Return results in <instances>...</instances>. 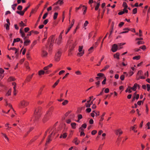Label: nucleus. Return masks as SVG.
<instances>
[{"mask_svg":"<svg viewBox=\"0 0 150 150\" xmlns=\"http://www.w3.org/2000/svg\"><path fill=\"white\" fill-rule=\"evenodd\" d=\"M59 80H58L53 85L52 87L53 88H55V86L58 84L59 82Z\"/></svg>","mask_w":150,"mask_h":150,"instance_id":"cd10ccee","label":"nucleus"},{"mask_svg":"<svg viewBox=\"0 0 150 150\" xmlns=\"http://www.w3.org/2000/svg\"><path fill=\"white\" fill-rule=\"evenodd\" d=\"M41 54L42 57H45L47 55V53L46 51L42 50Z\"/></svg>","mask_w":150,"mask_h":150,"instance_id":"f3484780","label":"nucleus"},{"mask_svg":"<svg viewBox=\"0 0 150 150\" xmlns=\"http://www.w3.org/2000/svg\"><path fill=\"white\" fill-rule=\"evenodd\" d=\"M104 78H105V79H104V80L102 82V84H105V82H106V79L105 77H104Z\"/></svg>","mask_w":150,"mask_h":150,"instance_id":"8fccbe9b","label":"nucleus"},{"mask_svg":"<svg viewBox=\"0 0 150 150\" xmlns=\"http://www.w3.org/2000/svg\"><path fill=\"white\" fill-rule=\"evenodd\" d=\"M75 74H76L78 75H79L81 74V73L79 71H76L75 72Z\"/></svg>","mask_w":150,"mask_h":150,"instance_id":"a18cd8bd","label":"nucleus"},{"mask_svg":"<svg viewBox=\"0 0 150 150\" xmlns=\"http://www.w3.org/2000/svg\"><path fill=\"white\" fill-rule=\"evenodd\" d=\"M118 49V46L117 44H114L112 46V51L115 52H116Z\"/></svg>","mask_w":150,"mask_h":150,"instance_id":"1a4fd4ad","label":"nucleus"},{"mask_svg":"<svg viewBox=\"0 0 150 150\" xmlns=\"http://www.w3.org/2000/svg\"><path fill=\"white\" fill-rule=\"evenodd\" d=\"M5 25H6V29L7 30H8L9 29V25L8 24H5Z\"/></svg>","mask_w":150,"mask_h":150,"instance_id":"6e6d98bb","label":"nucleus"},{"mask_svg":"<svg viewBox=\"0 0 150 150\" xmlns=\"http://www.w3.org/2000/svg\"><path fill=\"white\" fill-rule=\"evenodd\" d=\"M49 4V3L48 2H47L46 3V4L44 6V9L42 10V11L41 12V13L40 14V16H39L38 18V20L37 21V22H38L39 21L40 19V18H41V16L42 14V13H43V11H44V10L45 9L46 7H47V5L48 4Z\"/></svg>","mask_w":150,"mask_h":150,"instance_id":"9d476101","label":"nucleus"},{"mask_svg":"<svg viewBox=\"0 0 150 150\" xmlns=\"http://www.w3.org/2000/svg\"><path fill=\"white\" fill-rule=\"evenodd\" d=\"M22 6L21 5H19L18 6L17 9L19 10H21L22 9Z\"/></svg>","mask_w":150,"mask_h":150,"instance_id":"a19ab883","label":"nucleus"},{"mask_svg":"<svg viewBox=\"0 0 150 150\" xmlns=\"http://www.w3.org/2000/svg\"><path fill=\"white\" fill-rule=\"evenodd\" d=\"M136 125H134L133 126H132L131 127V129L132 130L134 131V132H137V130H135V129L136 128Z\"/></svg>","mask_w":150,"mask_h":150,"instance_id":"4be33fe9","label":"nucleus"},{"mask_svg":"<svg viewBox=\"0 0 150 150\" xmlns=\"http://www.w3.org/2000/svg\"><path fill=\"white\" fill-rule=\"evenodd\" d=\"M1 134L3 135L4 136V137L7 139V140H8V137H7V136H6V135L3 133H1Z\"/></svg>","mask_w":150,"mask_h":150,"instance_id":"4c0bfd02","label":"nucleus"},{"mask_svg":"<svg viewBox=\"0 0 150 150\" xmlns=\"http://www.w3.org/2000/svg\"><path fill=\"white\" fill-rule=\"evenodd\" d=\"M97 76L98 77H99L100 78V77H102L103 76H104V74H103L100 73H98L97 74Z\"/></svg>","mask_w":150,"mask_h":150,"instance_id":"7c9ffc66","label":"nucleus"},{"mask_svg":"<svg viewBox=\"0 0 150 150\" xmlns=\"http://www.w3.org/2000/svg\"><path fill=\"white\" fill-rule=\"evenodd\" d=\"M68 102V101L67 100H65L62 103V104L63 105H65L67 104Z\"/></svg>","mask_w":150,"mask_h":150,"instance_id":"c9c22d12","label":"nucleus"},{"mask_svg":"<svg viewBox=\"0 0 150 150\" xmlns=\"http://www.w3.org/2000/svg\"><path fill=\"white\" fill-rule=\"evenodd\" d=\"M11 89H10L7 91V93H6V96H8L10 95L11 94Z\"/></svg>","mask_w":150,"mask_h":150,"instance_id":"412c9836","label":"nucleus"},{"mask_svg":"<svg viewBox=\"0 0 150 150\" xmlns=\"http://www.w3.org/2000/svg\"><path fill=\"white\" fill-rule=\"evenodd\" d=\"M123 6L125 8H127V3L125 2H124L123 4Z\"/></svg>","mask_w":150,"mask_h":150,"instance_id":"f704fd0d","label":"nucleus"},{"mask_svg":"<svg viewBox=\"0 0 150 150\" xmlns=\"http://www.w3.org/2000/svg\"><path fill=\"white\" fill-rule=\"evenodd\" d=\"M123 30H125V31L120 32V34H123V33H127L128 32V31L129 30V29L127 28H126L123 29Z\"/></svg>","mask_w":150,"mask_h":150,"instance_id":"a211bd4d","label":"nucleus"},{"mask_svg":"<svg viewBox=\"0 0 150 150\" xmlns=\"http://www.w3.org/2000/svg\"><path fill=\"white\" fill-rule=\"evenodd\" d=\"M62 38V35H59L57 40V42H56L57 44L59 45L61 43Z\"/></svg>","mask_w":150,"mask_h":150,"instance_id":"2eb2a0df","label":"nucleus"},{"mask_svg":"<svg viewBox=\"0 0 150 150\" xmlns=\"http://www.w3.org/2000/svg\"><path fill=\"white\" fill-rule=\"evenodd\" d=\"M140 56H136L133 57V59L139 60L140 59Z\"/></svg>","mask_w":150,"mask_h":150,"instance_id":"c85d7f7f","label":"nucleus"},{"mask_svg":"<svg viewBox=\"0 0 150 150\" xmlns=\"http://www.w3.org/2000/svg\"><path fill=\"white\" fill-rule=\"evenodd\" d=\"M25 40V41L24 42V45L25 46H27L28 45L30 42V40Z\"/></svg>","mask_w":150,"mask_h":150,"instance_id":"dca6fc26","label":"nucleus"},{"mask_svg":"<svg viewBox=\"0 0 150 150\" xmlns=\"http://www.w3.org/2000/svg\"><path fill=\"white\" fill-rule=\"evenodd\" d=\"M97 132L96 130H93L92 131L91 133L92 134L94 135H95V134H96V133Z\"/></svg>","mask_w":150,"mask_h":150,"instance_id":"c03bdc74","label":"nucleus"},{"mask_svg":"<svg viewBox=\"0 0 150 150\" xmlns=\"http://www.w3.org/2000/svg\"><path fill=\"white\" fill-rule=\"evenodd\" d=\"M74 23V19H73L71 23V25L70 26V27H69L67 29V31L66 32V34H67L69 32V31L70 30V29L73 26V25Z\"/></svg>","mask_w":150,"mask_h":150,"instance_id":"f8f14e48","label":"nucleus"},{"mask_svg":"<svg viewBox=\"0 0 150 150\" xmlns=\"http://www.w3.org/2000/svg\"><path fill=\"white\" fill-rule=\"evenodd\" d=\"M104 91L105 93H108L109 91V89L108 88H106L105 89Z\"/></svg>","mask_w":150,"mask_h":150,"instance_id":"052dcab7","label":"nucleus"},{"mask_svg":"<svg viewBox=\"0 0 150 150\" xmlns=\"http://www.w3.org/2000/svg\"><path fill=\"white\" fill-rule=\"evenodd\" d=\"M120 79L122 81L123 80L125 79V75L123 74L120 77Z\"/></svg>","mask_w":150,"mask_h":150,"instance_id":"de8ad7c7","label":"nucleus"},{"mask_svg":"<svg viewBox=\"0 0 150 150\" xmlns=\"http://www.w3.org/2000/svg\"><path fill=\"white\" fill-rule=\"evenodd\" d=\"M140 48H141L143 50H144L146 49V47L144 45L140 47Z\"/></svg>","mask_w":150,"mask_h":150,"instance_id":"09e8293b","label":"nucleus"},{"mask_svg":"<svg viewBox=\"0 0 150 150\" xmlns=\"http://www.w3.org/2000/svg\"><path fill=\"white\" fill-rule=\"evenodd\" d=\"M124 23L123 22H121L119 25V26L121 28L124 24Z\"/></svg>","mask_w":150,"mask_h":150,"instance_id":"3c124183","label":"nucleus"},{"mask_svg":"<svg viewBox=\"0 0 150 150\" xmlns=\"http://www.w3.org/2000/svg\"><path fill=\"white\" fill-rule=\"evenodd\" d=\"M100 83V81L99 80L97 82H96L95 83L96 84L97 87H98Z\"/></svg>","mask_w":150,"mask_h":150,"instance_id":"69168bd1","label":"nucleus"},{"mask_svg":"<svg viewBox=\"0 0 150 150\" xmlns=\"http://www.w3.org/2000/svg\"><path fill=\"white\" fill-rule=\"evenodd\" d=\"M15 79L13 77H10L9 78V80L10 81H14Z\"/></svg>","mask_w":150,"mask_h":150,"instance_id":"774afa93","label":"nucleus"},{"mask_svg":"<svg viewBox=\"0 0 150 150\" xmlns=\"http://www.w3.org/2000/svg\"><path fill=\"white\" fill-rule=\"evenodd\" d=\"M41 115L40 110L39 108H37L36 109L35 111L34 117L35 119L33 120V121H35L38 120L39 118Z\"/></svg>","mask_w":150,"mask_h":150,"instance_id":"f257e3e1","label":"nucleus"},{"mask_svg":"<svg viewBox=\"0 0 150 150\" xmlns=\"http://www.w3.org/2000/svg\"><path fill=\"white\" fill-rule=\"evenodd\" d=\"M30 76H27L26 79V81H29L31 79H30Z\"/></svg>","mask_w":150,"mask_h":150,"instance_id":"5fc2aeb1","label":"nucleus"},{"mask_svg":"<svg viewBox=\"0 0 150 150\" xmlns=\"http://www.w3.org/2000/svg\"><path fill=\"white\" fill-rule=\"evenodd\" d=\"M93 49V47H91L88 50V51L90 52H92V50Z\"/></svg>","mask_w":150,"mask_h":150,"instance_id":"79ce46f5","label":"nucleus"},{"mask_svg":"<svg viewBox=\"0 0 150 150\" xmlns=\"http://www.w3.org/2000/svg\"><path fill=\"white\" fill-rule=\"evenodd\" d=\"M142 71H139L137 73V75L140 76L142 74Z\"/></svg>","mask_w":150,"mask_h":150,"instance_id":"338daca9","label":"nucleus"},{"mask_svg":"<svg viewBox=\"0 0 150 150\" xmlns=\"http://www.w3.org/2000/svg\"><path fill=\"white\" fill-rule=\"evenodd\" d=\"M58 15L57 13L56 12L54 13L53 16V18L54 20H55L57 18Z\"/></svg>","mask_w":150,"mask_h":150,"instance_id":"c756f323","label":"nucleus"},{"mask_svg":"<svg viewBox=\"0 0 150 150\" xmlns=\"http://www.w3.org/2000/svg\"><path fill=\"white\" fill-rule=\"evenodd\" d=\"M88 21H85V23L84 24V28L86 27L88 24Z\"/></svg>","mask_w":150,"mask_h":150,"instance_id":"49530a36","label":"nucleus"},{"mask_svg":"<svg viewBox=\"0 0 150 150\" xmlns=\"http://www.w3.org/2000/svg\"><path fill=\"white\" fill-rule=\"evenodd\" d=\"M138 45H139L140 44H144V42L141 41H138L137 43Z\"/></svg>","mask_w":150,"mask_h":150,"instance_id":"37998d69","label":"nucleus"},{"mask_svg":"<svg viewBox=\"0 0 150 150\" xmlns=\"http://www.w3.org/2000/svg\"><path fill=\"white\" fill-rule=\"evenodd\" d=\"M76 124L75 123H71V125L73 129H75L76 128Z\"/></svg>","mask_w":150,"mask_h":150,"instance_id":"bb28decb","label":"nucleus"},{"mask_svg":"<svg viewBox=\"0 0 150 150\" xmlns=\"http://www.w3.org/2000/svg\"><path fill=\"white\" fill-rule=\"evenodd\" d=\"M20 26L22 28H23L24 26H26V25L23 23L22 21L19 23Z\"/></svg>","mask_w":150,"mask_h":150,"instance_id":"6ab92c4d","label":"nucleus"},{"mask_svg":"<svg viewBox=\"0 0 150 150\" xmlns=\"http://www.w3.org/2000/svg\"><path fill=\"white\" fill-rule=\"evenodd\" d=\"M105 114V113L104 112L103 113V114L101 116V117L100 118V121H102L103 120V117L104 116Z\"/></svg>","mask_w":150,"mask_h":150,"instance_id":"58836bf2","label":"nucleus"},{"mask_svg":"<svg viewBox=\"0 0 150 150\" xmlns=\"http://www.w3.org/2000/svg\"><path fill=\"white\" fill-rule=\"evenodd\" d=\"M21 106L23 107H25L27 106L29 104V103L26 101L23 100L21 102Z\"/></svg>","mask_w":150,"mask_h":150,"instance_id":"0eeeda50","label":"nucleus"},{"mask_svg":"<svg viewBox=\"0 0 150 150\" xmlns=\"http://www.w3.org/2000/svg\"><path fill=\"white\" fill-rule=\"evenodd\" d=\"M15 50V54H16L17 55L18 54H17V53L18 52V50L16 48H15L14 47L11 48L10 49H8L9 50Z\"/></svg>","mask_w":150,"mask_h":150,"instance_id":"393cba45","label":"nucleus"},{"mask_svg":"<svg viewBox=\"0 0 150 150\" xmlns=\"http://www.w3.org/2000/svg\"><path fill=\"white\" fill-rule=\"evenodd\" d=\"M36 43V41L35 40L34 41L31 45L32 48L34 46V45Z\"/></svg>","mask_w":150,"mask_h":150,"instance_id":"680f3d73","label":"nucleus"},{"mask_svg":"<svg viewBox=\"0 0 150 150\" xmlns=\"http://www.w3.org/2000/svg\"><path fill=\"white\" fill-rule=\"evenodd\" d=\"M91 108H87L86 109V111L88 112H90L91 111Z\"/></svg>","mask_w":150,"mask_h":150,"instance_id":"13d9d810","label":"nucleus"},{"mask_svg":"<svg viewBox=\"0 0 150 150\" xmlns=\"http://www.w3.org/2000/svg\"><path fill=\"white\" fill-rule=\"evenodd\" d=\"M33 32V30L31 31L27 35V36H25V33H24L23 31L21 29L20 30V33L21 35V37L23 38L24 40H25L26 38H28L29 36L31 35V33Z\"/></svg>","mask_w":150,"mask_h":150,"instance_id":"f03ea898","label":"nucleus"},{"mask_svg":"<svg viewBox=\"0 0 150 150\" xmlns=\"http://www.w3.org/2000/svg\"><path fill=\"white\" fill-rule=\"evenodd\" d=\"M71 45L70 46L71 47V50H73V49L74 48V43H72V42H71Z\"/></svg>","mask_w":150,"mask_h":150,"instance_id":"72a5a7b5","label":"nucleus"},{"mask_svg":"<svg viewBox=\"0 0 150 150\" xmlns=\"http://www.w3.org/2000/svg\"><path fill=\"white\" fill-rule=\"evenodd\" d=\"M83 7H84V8H85V9L84 10V11H83V14H85L86 12V11L87 7H85L84 6H83Z\"/></svg>","mask_w":150,"mask_h":150,"instance_id":"4d7b16f0","label":"nucleus"},{"mask_svg":"<svg viewBox=\"0 0 150 150\" xmlns=\"http://www.w3.org/2000/svg\"><path fill=\"white\" fill-rule=\"evenodd\" d=\"M62 135V138H65L67 136V133H64Z\"/></svg>","mask_w":150,"mask_h":150,"instance_id":"603ef678","label":"nucleus"},{"mask_svg":"<svg viewBox=\"0 0 150 150\" xmlns=\"http://www.w3.org/2000/svg\"><path fill=\"white\" fill-rule=\"evenodd\" d=\"M61 54V52L59 51H58L56 54L55 59L56 61H58L59 60Z\"/></svg>","mask_w":150,"mask_h":150,"instance_id":"423d86ee","label":"nucleus"},{"mask_svg":"<svg viewBox=\"0 0 150 150\" xmlns=\"http://www.w3.org/2000/svg\"><path fill=\"white\" fill-rule=\"evenodd\" d=\"M115 133L117 135L119 134V135H120L122 133V132L120 129H119L115 130Z\"/></svg>","mask_w":150,"mask_h":150,"instance_id":"ddd939ff","label":"nucleus"},{"mask_svg":"<svg viewBox=\"0 0 150 150\" xmlns=\"http://www.w3.org/2000/svg\"><path fill=\"white\" fill-rule=\"evenodd\" d=\"M80 142V141L78 140L77 138H76L74 139V142L76 145H78Z\"/></svg>","mask_w":150,"mask_h":150,"instance_id":"5701e85b","label":"nucleus"},{"mask_svg":"<svg viewBox=\"0 0 150 150\" xmlns=\"http://www.w3.org/2000/svg\"><path fill=\"white\" fill-rule=\"evenodd\" d=\"M137 83H135L133 87L131 88V89L134 91H135L137 87Z\"/></svg>","mask_w":150,"mask_h":150,"instance_id":"aec40b11","label":"nucleus"},{"mask_svg":"<svg viewBox=\"0 0 150 150\" xmlns=\"http://www.w3.org/2000/svg\"><path fill=\"white\" fill-rule=\"evenodd\" d=\"M120 54L118 53H117L115 54H114V58H116L118 59H119V56Z\"/></svg>","mask_w":150,"mask_h":150,"instance_id":"b1692460","label":"nucleus"},{"mask_svg":"<svg viewBox=\"0 0 150 150\" xmlns=\"http://www.w3.org/2000/svg\"><path fill=\"white\" fill-rule=\"evenodd\" d=\"M45 73V72L42 70H40V71L39 72H38V74L40 76V75H43Z\"/></svg>","mask_w":150,"mask_h":150,"instance_id":"a878e982","label":"nucleus"},{"mask_svg":"<svg viewBox=\"0 0 150 150\" xmlns=\"http://www.w3.org/2000/svg\"><path fill=\"white\" fill-rule=\"evenodd\" d=\"M17 6V4H14L12 6V8H13V9L14 10H15V7Z\"/></svg>","mask_w":150,"mask_h":150,"instance_id":"473e14b6","label":"nucleus"},{"mask_svg":"<svg viewBox=\"0 0 150 150\" xmlns=\"http://www.w3.org/2000/svg\"><path fill=\"white\" fill-rule=\"evenodd\" d=\"M54 39L53 36L50 37L49 39L48 42V43L50 42L49 45L50 48L53 46V43L54 42Z\"/></svg>","mask_w":150,"mask_h":150,"instance_id":"39448f33","label":"nucleus"},{"mask_svg":"<svg viewBox=\"0 0 150 150\" xmlns=\"http://www.w3.org/2000/svg\"><path fill=\"white\" fill-rule=\"evenodd\" d=\"M48 14V13H45L44 14V15H43V16L42 17L43 19H45L46 18Z\"/></svg>","mask_w":150,"mask_h":150,"instance_id":"e433bc0d","label":"nucleus"},{"mask_svg":"<svg viewBox=\"0 0 150 150\" xmlns=\"http://www.w3.org/2000/svg\"><path fill=\"white\" fill-rule=\"evenodd\" d=\"M133 13L134 14H135L137 13V8H134L133 10Z\"/></svg>","mask_w":150,"mask_h":150,"instance_id":"2f4dec72","label":"nucleus"},{"mask_svg":"<svg viewBox=\"0 0 150 150\" xmlns=\"http://www.w3.org/2000/svg\"><path fill=\"white\" fill-rule=\"evenodd\" d=\"M87 125L86 124H84L83 125H82L81 126L83 128H84V129L86 128V127Z\"/></svg>","mask_w":150,"mask_h":150,"instance_id":"e2e57ef3","label":"nucleus"},{"mask_svg":"<svg viewBox=\"0 0 150 150\" xmlns=\"http://www.w3.org/2000/svg\"><path fill=\"white\" fill-rule=\"evenodd\" d=\"M48 19H46V20H45V21L43 22V23L45 25H46L47 23L48 22Z\"/></svg>","mask_w":150,"mask_h":150,"instance_id":"bf43d9fd","label":"nucleus"},{"mask_svg":"<svg viewBox=\"0 0 150 150\" xmlns=\"http://www.w3.org/2000/svg\"><path fill=\"white\" fill-rule=\"evenodd\" d=\"M90 102V100H88L87 101V103H86V107L87 108H89L91 105L93 104V103L92 102H91L90 103H89Z\"/></svg>","mask_w":150,"mask_h":150,"instance_id":"4468645a","label":"nucleus"},{"mask_svg":"<svg viewBox=\"0 0 150 150\" xmlns=\"http://www.w3.org/2000/svg\"><path fill=\"white\" fill-rule=\"evenodd\" d=\"M51 113L50 111H48L46 115L45 116V117L43 120V121L44 122H45L48 119L47 117L48 116L51 114Z\"/></svg>","mask_w":150,"mask_h":150,"instance_id":"6e6552de","label":"nucleus"},{"mask_svg":"<svg viewBox=\"0 0 150 150\" xmlns=\"http://www.w3.org/2000/svg\"><path fill=\"white\" fill-rule=\"evenodd\" d=\"M30 29L28 27H26L24 28V31L26 33Z\"/></svg>","mask_w":150,"mask_h":150,"instance_id":"ea45409f","label":"nucleus"},{"mask_svg":"<svg viewBox=\"0 0 150 150\" xmlns=\"http://www.w3.org/2000/svg\"><path fill=\"white\" fill-rule=\"evenodd\" d=\"M13 88L14 89V91L13 92V94L14 95H16V88H15V86H14L13 87Z\"/></svg>","mask_w":150,"mask_h":150,"instance_id":"0e129e2a","label":"nucleus"},{"mask_svg":"<svg viewBox=\"0 0 150 150\" xmlns=\"http://www.w3.org/2000/svg\"><path fill=\"white\" fill-rule=\"evenodd\" d=\"M82 118V116L81 114H79L78 115V118L79 120H80Z\"/></svg>","mask_w":150,"mask_h":150,"instance_id":"864d4df0","label":"nucleus"},{"mask_svg":"<svg viewBox=\"0 0 150 150\" xmlns=\"http://www.w3.org/2000/svg\"><path fill=\"white\" fill-rule=\"evenodd\" d=\"M63 0H58L57 2L54 3L53 5V6L57 4H59L60 5H61L64 3Z\"/></svg>","mask_w":150,"mask_h":150,"instance_id":"9b49d317","label":"nucleus"},{"mask_svg":"<svg viewBox=\"0 0 150 150\" xmlns=\"http://www.w3.org/2000/svg\"><path fill=\"white\" fill-rule=\"evenodd\" d=\"M83 46H79V53L77 54V55L79 56H82L84 53V50H83Z\"/></svg>","mask_w":150,"mask_h":150,"instance_id":"20e7f679","label":"nucleus"},{"mask_svg":"<svg viewBox=\"0 0 150 150\" xmlns=\"http://www.w3.org/2000/svg\"><path fill=\"white\" fill-rule=\"evenodd\" d=\"M57 131L56 130H54L50 134L49 136H48V140L46 141V144H47L49 143L50 141L52 140V139H50L51 137L52 136L54 135L55 133L57 132Z\"/></svg>","mask_w":150,"mask_h":150,"instance_id":"7ed1b4c3","label":"nucleus"}]
</instances>
